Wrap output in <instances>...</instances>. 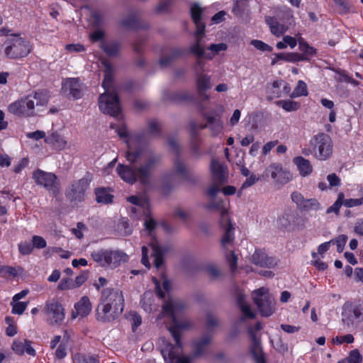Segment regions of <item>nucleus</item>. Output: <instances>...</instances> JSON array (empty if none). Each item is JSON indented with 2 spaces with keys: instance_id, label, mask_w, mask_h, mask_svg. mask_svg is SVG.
<instances>
[{
  "instance_id": "c85d7f7f",
  "label": "nucleus",
  "mask_w": 363,
  "mask_h": 363,
  "mask_svg": "<svg viewBox=\"0 0 363 363\" xmlns=\"http://www.w3.org/2000/svg\"><path fill=\"white\" fill-rule=\"evenodd\" d=\"M266 22L269 25L272 33L277 37L281 36L287 30L286 26L279 23L273 17H266Z\"/></svg>"
},
{
  "instance_id": "680f3d73",
  "label": "nucleus",
  "mask_w": 363,
  "mask_h": 363,
  "mask_svg": "<svg viewBox=\"0 0 363 363\" xmlns=\"http://www.w3.org/2000/svg\"><path fill=\"white\" fill-rule=\"evenodd\" d=\"M58 289L60 290H68V289H74V281L72 279L67 278V279H63L59 286Z\"/></svg>"
},
{
  "instance_id": "4c0bfd02",
  "label": "nucleus",
  "mask_w": 363,
  "mask_h": 363,
  "mask_svg": "<svg viewBox=\"0 0 363 363\" xmlns=\"http://www.w3.org/2000/svg\"><path fill=\"white\" fill-rule=\"evenodd\" d=\"M322 208L320 203L318 202V201L315 199H306L305 202L303 203L301 211H319Z\"/></svg>"
},
{
  "instance_id": "473e14b6",
  "label": "nucleus",
  "mask_w": 363,
  "mask_h": 363,
  "mask_svg": "<svg viewBox=\"0 0 363 363\" xmlns=\"http://www.w3.org/2000/svg\"><path fill=\"white\" fill-rule=\"evenodd\" d=\"M127 199L130 203L142 208L144 213L148 211L149 201L145 196H132L128 197Z\"/></svg>"
},
{
  "instance_id": "4be33fe9",
  "label": "nucleus",
  "mask_w": 363,
  "mask_h": 363,
  "mask_svg": "<svg viewBox=\"0 0 363 363\" xmlns=\"http://www.w3.org/2000/svg\"><path fill=\"white\" fill-rule=\"evenodd\" d=\"M251 259L253 264L262 267L272 268L277 264L274 257L269 256L262 250H256L252 255Z\"/></svg>"
},
{
  "instance_id": "6e6552de",
  "label": "nucleus",
  "mask_w": 363,
  "mask_h": 363,
  "mask_svg": "<svg viewBox=\"0 0 363 363\" xmlns=\"http://www.w3.org/2000/svg\"><path fill=\"white\" fill-rule=\"evenodd\" d=\"M201 13L202 9L198 4H194L191 6V15L196 26V31L195 32L196 42L190 47V51L199 58L201 57L205 58L206 52L201 45V38L204 34L205 25L201 22Z\"/></svg>"
},
{
  "instance_id": "f8f14e48",
  "label": "nucleus",
  "mask_w": 363,
  "mask_h": 363,
  "mask_svg": "<svg viewBox=\"0 0 363 363\" xmlns=\"http://www.w3.org/2000/svg\"><path fill=\"white\" fill-rule=\"evenodd\" d=\"M262 328V324L257 323L253 328L249 329L251 340L250 352L256 363H265L259 338L255 334V332L259 331Z\"/></svg>"
},
{
  "instance_id": "f03ea898",
  "label": "nucleus",
  "mask_w": 363,
  "mask_h": 363,
  "mask_svg": "<svg viewBox=\"0 0 363 363\" xmlns=\"http://www.w3.org/2000/svg\"><path fill=\"white\" fill-rule=\"evenodd\" d=\"M185 307L186 305L182 300L172 296L169 297L168 301L163 305L162 315L170 319L172 323L168 328L177 344V346L168 344L162 349V354L165 363L191 362L190 357L181 355L180 333L192 325L189 320L182 317Z\"/></svg>"
},
{
  "instance_id": "39448f33",
  "label": "nucleus",
  "mask_w": 363,
  "mask_h": 363,
  "mask_svg": "<svg viewBox=\"0 0 363 363\" xmlns=\"http://www.w3.org/2000/svg\"><path fill=\"white\" fill-rule=\"evenodd\" d=\"M104 79L102 86L105 92L99 98V106L100 110L112 116H118L121 113V106L118 96L115 93L109 92L113 78V68L108 62H104Z\"/></svg>"
},
{
  "instance_id": "3c124183",
  "label": "nucleus",
  "mask_w": 363,
  "mask_h": 363,
  "mask_svg": "<svg viewBox=\"0 0 363 363\" xmlns=\"http://www.w3.org/2000/svg\"><path fill=\"white\" fill-rule=\"evenodd\" d=\"M174 168L178 174H182L184 177H187V176L189 174L187 169H186L185 164L182 161H180L179 159H177L174 161Z\"/></svg>"
},
{
  "instance_id": "0eeeda50",
  "label": "nucleus",
  "mask_w": 363,
  "mask_h": 363,
  "mask_svg": "<svg viewBox=\"0 0 363 363\" xmlns=\"http://www.w3.org/2000/svg\"><path fill=\"white\" fill-rule=\"evenodd\" d=\"M31 45L26 38L18 35L9 37L0 48V51L9 59H21L30 52Z\"/></svg>"
},
{
  "instance_id": "bf43d9fd",
  "label": "nucleus",
  "mask_w": 363,
  "mask_h": 363,
  "mask_svg": "<svg viewBox=\"0 0 363 363\" xmlns=\"http://www.w3.org/2000/svg\"><path fill=\"white\" fill-rule=\"evenodd\" d=\"M363 203V198L360 199H343V205L347 208L361 206Z\"/></svg>"
},
{
  "instance_id": "393cba45",
  "label": "nucleus",
  "mask_w": 363,
  "mask_h": 363,
  "mask_svg": "<svg viewBox=\"0 0 363 363\" xmlns=\"http://www.w3.org/2000/svg\"><path fill=\"white\" fill-rule=\"evenodd\" d=\"M91 311V304L87 296H83L74 305V310L72 313V318H84L89 314Z\"/></svg>"
},
{
  "instance_id": "1a4fd4ad",
  "label": "nucleus",
  "mask_w": 363,
  "mask_h": 363,
  "mask_svg": "<svg viewBox=\"0 0 363 363\" xmlns=\"http://www.w3.org/2000/svg\"><path fill=\"white\" fill-rule=\"evenodd\" d=\"M313 145L315 157L320 160L328 159L333 153V141L331 138L325 133H319L313 136L311 140Z\"/></svg>"
},
{
  "instance_id": "6ab92c4d",
  "label": "nucleus",
  "mask_w": 363,
  "mask_h": 363,
  "mask_svg": "<svg viewBox=\"0 0 363 363\" xmlns=\"http://www.w3.org/2000/svg\"><path fill=\"white\" fill-rule=\"evenodd\" d=\"M62 90L74 99L82 97L84 87L78 79L69 78L63 81Z\"/></svg>"
},
{
  "instance_id": "b1692460",
  "label": "nucleus",
  "mask_w": 363,
  "mask_h": 363,
  "mask_svg": "<svg viewBox=\"0 0 363 363\" xmlns=\"http://www.w3.org/2000/svg\"><path fill=\"white\" fill-rule=\"evenodd\" d=\"M12 350L18 355H23L25 352L28 354L35 357L36 352L31 346V342L28 340H14L12 345Z\"/></svg>"
},
{
  "instance_id": "e433bc0d",
  "label": "nucleus",
  "mask_w": 363,
  "mask_h": 363,
  "mask_svg": "<svg viewBox=\"0 0 363 363\" xmlns=\"http://www.w3.org/2000/svg\"><path fill=\"white\" fill-rule=\"evenodd\" d=\"M74 363H99V359L96 356L85 355L77 353L73 357Z\"/></svg>"
},
{
  "instance_id": "4d7b16f0",
  "label": "nucleus",
  "mask_w": 363,
  "mask_h": 363,
  "mask_svg": "<svg viewBox=\"0 0 363 363\" xmlns=\"http://www.w3.org/2000/svg\"><path fill=\"white\" fill-rule=\"evenodd\" d=\"M303 60H308V58L299 53H288L286 57V61L290 62H296Z\"/></svg>"
},
{
  "instance_id": "f257e3e1",
  "label": "nucleus",
  "mask_w": 363,
  "mask_h": 363,
  "mask_svg": "<svg viewBox=\"0 0 363 363\" xmlns=\"http://www.w3.org/2000/svg\"><path fill=\"white\" fill-rule=\"evenodd\" d=\"M128 150L125 157L132 166L119 164L117 167L118 174L126 182L133 184L138 179L142 184H147L151 174L160 163L158 155L146 156L143 149L140 147V140L130 136L126 140Z\"/></svg>"
},
{
  "instance_id": "0e129e2a",
  "label": "nucleus",
  "mask_w": 363,
  "mask_h": 363,
  "mask_svg": "<svg viewBox=\"0 0 363 363\" xmlns=\"http://www.w3.org/2000/svg\"><path fill=\"white\" fill-rule=\"evenodd\" d=\"M194 70L196 76H198L199 74L203 73L205 71V62L200 59V57L196 60L194 65Z\"/></svg>"
},
{
  "instance_id": "e2e57ef3",
  "label": "nucleus",
  "mask_w": 363,
  "mask_h": 363,
  "mask_svg": "<svg viewBox=\"0 0 363 363\" xmlns=\"http://www.w3.org/2000/svg\"><path fill=\"white\" fill-rule=\"evenodd\" d=\"M148 252H149L148 247L146 246H143L141 262L144 266H145L147 268L150 269L151 264H150V262L148 259Z\"/></svg>"
},
{
  "instance_id": "ddd939ff",
  "label": "nucleus",
  "mask_w": 363,
  "mask_h": 363,
  "mask_svg": "<svg viewBox=\"0 0 363 363\" xmlns=\"http://www.w3.org/2000/svg\"><path fill=\"white\" fill-rule=\"evenodd\" d=\"M100 301V303L96 308V319L99 321L106 323L111 322L116 319L123 312L121 308L109 306Z\"/></svg>"
},
{
  "instance_id": "c03bdc74",
  "label": "nucleus",
  "mask_w": 363,
  "mask_h": 363,
  "mask_svg": "<svg viewBox=\"0 0 363 363\" xmlns=\"http://www.w3.org/2000/svg\"><path fill=\"white\" fill-rule=\"evenodd\" d=\"M344 197L345 196H344L343 193H342V192L339 193V194L337 196V199L335 201V202L331 206H330L327 209L326 213H335L336 214H338L341 206L343 205Z\"/></svg>"
},
{
  "instance_id": "c756f323",
  "label": "nucleus",
  "mask_w": 363,
  "mask_h": 363,
  "mask_svg": "<svg viewBox=\"0 0 363 363\" xmlns=\"http://www.w3.org/2000/svg\"><path fill=\"white\" fill-rule=\"evenodd\" d=\"M297 215L293 212H285L278 218V225L281 228H287L295 225Z\"/></svg>"
},
{
  "instance_id": "58836bf2",
  "label": "nucleus",
  "mask_w": 363,
  "mask_h": 363,
  "mask_svg": "<svg viewBox=\"0 0 363 363\" xmlns=\"http://www.w3.org/2000/svg\"><path fill=\"white\" fill-rule=\"evenodd\" d=\"M121 24L123 27L129 29H136L138 27V18L134 14H130L123 18Z\"/></svg>"
},
{
  "instance_id": "dca6fc26",
  "label": "nucleus",
  "mask_w": 363,
  "mask_h": 363,
  "mask_svg": "<svg viewBox=\"0 0 363 363\" xmlns=\"http://www.w3.org/2000/svg\"><path fill=\"white\" fill-rule=\"evenodd\" d=\"M33 178L37 184L43 186L49 191H55L57 177L54 174L37 169L33 172Z\"/></svg>"
},
{
  "instance_id": "774afa93",
  "label": "nucleus",
  "mask_w": 363,
  "mask_h": 363,
  "mask_svg": "<svg viewBox=\"0 0 363 363\" xmlns=\"http://www.w3.org/2000/svg\"><path fill=\"white\" fill-rule=\"evenodd\" d=\"M275 349L280 353L284 354L288 351V345L284 343L281 339H279L275 344Z\"/></svg>"
},
{
  "instance_id": "2eb2a0df",
  "label": "nucleus",
  "mask_w": 363,
  "mask_h": 363,
  "mask_svg": "<svg viewBox=\"0 0 363 363\" xmlns=\"http://www.w3.org/2000/svg\"><path fill=\"white\" fill-rule=\"evenodd\" d=\"M101 301L106 303H109V306L121 308L123 310L124 308V298L122 291L118 289H105L101 294Z\"/></svg>"
},
{
  "instance_id": "a19ab883",
  "label": "nucleus",
  "mask_w": 363,
  "mask_h": 363,
  "mask_svg": "<svg viewBox=\"0 0 363 363\" xmlns=\"http://www.w3.org/2000/svg\"><path fill=\"white\" fill-rule=\"evenodd\" d=\"M345 359L347 363H361L363 357L359 350L354 349L349 352L348 356Z\"/></svg>"
},
{
  "instance_id": "13d9d810",
  "label": "nucleus",
  "mask_w": 363,
  "mask_h": 363,
  "mask_svg": "<svg viewBox=\"0 0 363 363\" xmlns=\"http://www.w3.org/2000/svg\"><path fill=\"white\" fill-rule=\"evenodd\" d=\"M223 184H220L219 182H214L212 180V184L208 188L207 194L210 197H214L219 191L220 188Z\"/></svg>"
},
{
  "instance_id": "864d4df0",
  "label": "nucleus",
  "mask_w": 363,
  "mask_h": 363,
  "mask_svg": "<svg viewBox=\"0 0 363 363\" xmlns=\"http://www.w3.org/2000/svg\"><path fill=\"white\" fill-rule=\"evenodd\" d=\"M181 52L179 50H174L170 55H167L162 57L160 60V64L161 67H167L170 62L173 60L174 57L179 56Z\"/></svg>"
},
{
  "instance_id": "412c9836",
  "label": "nucleus",
  "mask_w": 363,
  "mask_h": 363,
  "mask_svg": "<svg viewBox=\"0 0 363 363\" xmlns=\"http://www.w3.org/2000/svg\"><path fill=\"white\" fill-rule=\"evenodd\" d=\"M88 186L89 182L86 179H79L72 185L70 189L67 191V196L72 201H81Z\"/></svg>"
},
{
  "instance_id": "338daca9",
  "label": "nucleus",
  "mask_w": 363,
  "mask_h": 363,
  "mask_svg": "<svg viewBox=\"0 0 363 363\" xmlns=\"http://www.w3.org/2000/svg\"><path fill=\"white\" fill-rule=\"evenodd\" d=\"M65 49L69 52H81L84 50V47L81 44H69Z\"/></svg>"
},
{
  "instance_id": "cd10ccee",
  "label": "nucleus",
  "mask_w": 363,
  "mask_h": 363,
  "mask_svg": "<svg viewBox=\"0 0 363 363\" xmlns=\"http://www.w3.org/2000/svg\"><path fill=\"white\" fill-rule=\"evenodd\" d=\"M236 301L240 307L242 315L245 318H253L255 316V313L251 309L250 305L245 301V296L241 291L236 294Z\"/></svg>"
},
{
  "instance_id": "20e7f679",
  "label": "nucleus",
  "mask_w": 363,
  "mask_h": 363,
  "mask_svg": "<svg viewBox=\"0 0 363 363\" xmlns=\"http://www.w3.org/2000/svg\"><path fill=\"white\" fill-rule=\"evenodd\" d=\"M208 208L217 210L220 213V223L225 229V233L223 236L221 243L223 247L229 251L228 254L227 252L225 253V258L231 272H233L237 268L238 257L231 250L234 235L233 228L230 223L228 210L225 207L223 201L216 202L213 201L208 205Z\"/></svg>"
},
{
  "instance_id": "a211bd4d",
  "label": "nucleus",
  "mask_w": 363,
  "mask_h": 363,
  "mask_svg": "<svg viewBox=\"0 0 363 363\" xmlns=\"http://www.w3.org/2000/svg\"><path fill=\"white\" fill-rule=\"evenodd\" d=\"M267 172L271 174L272 178L281 184H285L292 179V174L286 169H284L281 164H272L267 169Z\"/></svg>"
},
{
  "instance_id": "f704fd0d",
  "label": "nucleus",
  "mask_w": 363,
  "mask_h": 363,
  "mask_svg": "<svg viewBox=\"0 0 363 363\" xmlns=\"http://www.w3.org/2000/svg\"><path fill=\"white\" fill-rule=\"evenodd\" d=\"M227 48L228 45L224 43L211 44L207 48V50H209L210 52H206L205 58L212 60L216 55L218 54L221 51L226 50Z\"/></svg>"
},
{
  "instance_id": "9d476101",
  "label": "nucleus",
  "mask_w": 363,
  "mask_h": 363,
  "mask_svg": "<svg viewBox=\"0 0 363 363\" xmlns=\"http://www.w3.org/2000/svg\"><path fill=\"white\" fill-rule=\"evenodd\" d=\"M252 298L262 315L269 316L273 313L275 300L269 294L267 289L262 287L255 291L252 293Z\"/></svg>"
},
{
  "instance_id": "5701e85b",
  "label": "nucleus",
  "mask_w": 363,
  "mask_h": 363,
  "mask_svg": "<svg viewBox=\"0 0 363 363\" xmlns=\"http://www.w3.org/2000/svg\"><path fill=\"white\" fill-rule=\"evenodd\" d=\"M45 142L55 149L62 150L68 147V143L63 135L57 131H52L45 138Z\"/></svg>"
},
{
  "instance_id": "6e6d98bb",
  "label": "nucleus",
  "mask_w": 363,
  "mask_h": 363,
  "mask_svg": "<svg viewBox=\"0 0 363 363\" xmlns=\"http://www.w3.org/2000/svg\"><path fill=\"white\" fill-rule=\"evenodd\" d=\"M291 199L292 201L296 203L298 209L301 208L303 203L306 201L303 196L298 191L293 192L291 195Z\"/></svg>"
},
{
  "instance_id": "423d86ee",
  "label": "nucleus",
  "mask_w": 363,
  "mask_h": 363,
  "mask_svg": "<svg viewBox=\"0 0 363 363\" xmlns=\"http://www.w3.org/2000/svg\"><path fill=\"white\" fill-rule=\"evenodd\" d=\"M91 257L98 266L106 269H115L128 260V255L123 251L104 248L92 251Z\"/></svg>"
},
{
  "instance_id": "8fccbe9b",
  "label": "nucleus",
  "mask_w": 363,
  "mask_h": 363,
  "mask_svg": "<svg viewBox=\"0 0 363 363\" xmlns=\"http://www.w3.org/2000/svg\"><path fill=\"white\" fill-rule=\"evenodd\" d=\"M250 43L260 51L272 52L273 50L272 47L259 40H252Z\"/></svg>"
},
{
  "instance_id": "79ce46f5",
  "label": "nucleus",
  "mask_w": 363,
  "mask_h": 363,
  "mask_svg": "<svg viewBox=\"0 0 363 363\" xmlns=\"http://www.w3.org/2000/svg\"><path fill=\"white\" fill-rule=\"evenodd\" d=\"M284 82L282 80H275L271 84L267 85V89L274 97H279L281 95L280 87Z\"/></svg>"
},
{
  "instance_id": "72a5a7b5",
  "label": "nucleus",
  "mask_w": 363,
  "mask_h": 363,
  "mask_svg": "<svg viewBox=\"0 0 363 363\" xmlns=\"http://www.w3.org/2000/svg\"><path fill=\"white\" fill-rule=\"evenodd\" d=\"M153 295L151 292H145L141 299V305L147 313H152L156 310V307L153 306Z\"/></svg>"
},
{
  "instance_id": "9b49d317",
  "label": "nucleus",
  "mask_w": 363,
  "mask_h": 363,
  "mask_svg": "<svg viewBox=\"0 0 363 363\" xmlns=\"http://www.w3.org/2000/svg\"><path fill=\"white\" fill-rule=\"evenodd\" d=\"M252 298L262 315L269 316L273 313L275 300L269 294L267 289L262 287L255 291L252 293Z\"/></svg>"
},
{
  "instance_id": "5fc2aeb1",
  "label": "nucleus",
  "mask_w": 363,
  "mask_h": 363,
  "mask_svg": "<svg viewBox=\"0 0 363 363\" xmlns=\"http://www.w3.org/2000/svg\"><path fill=\"white\" fill-rule=\"evenodd\" d=\"M32 245L33 246V249H43L46 247L47 242L43 237L33 235L32 238Z\"/></svg>"
},
{
  "instance_id": "7c9ffc66",
  "label": "nucleus",
  "mask_w": 363,
  "mask_h": 363,
  "mask_svg": "<svg viewBox=\"0 0 363 363\" xmlns=\"http://www.w3.org/2000/svg\"><path fill=\"white\" fill-rule=\"evenodd\" d=\"M96 200L98 203L108 204L113 201V196L106 188H98L95 190Z\"/></svg>"
},
{
  "instance_id": "c9c22d12",
  "label": "nucleus",
  "mask_w": 363,
  "mask_h": 363,
  "mask_svg": "<svg viewBox=\"0 0 363 363\" xmlns=\"http://www.w3.org/2000/svg\"><path fill=\"white\" fill-rule=\"evenodd\" d=\"M298 48L300 51L303 52V55L304 57H307L308 60L310 57L314 56L316 54V50L310 46L306 42H305L303 39L298 40Z\"/></svg>"
},
{
  "instance_id": "bb28decb",
  "label": "nucleus",
  "mask_w": 363,
  "mask_h": 363,
  "mask_svg": "<svg viewBox=\"0 0 363 363\" xmlns=\"http://www.w3.org/2000/svg\"><path fill=\"white\" fill-rule=\"evenodd\" d=\"M293 162L296 165L301 177L308 176L313 172L311 162L301 156L294 157Z\"/></svg>"
},
{
  "instance_id": "2f4dec72",
  "label": "nucleus",
  "mask_w": 363,
  "mask_h": 363,
  "mask_svg": "<svg viewBox=\"0 0 363 363\" xmlns=\"http://www.w3.org/2000/svg\"><path fill=\"white\" fill-rule=\"evenodd\" d=\"M101 48L109 56H116L119 53L121 50L120 44L116 41L102 42Z\"/></svg>"
},
{
  "instance_id": "052dcab7",
  "label": "nucleus",
  "mask_w": 363,
  "mask_h": 363,
  "mask_svg": "<svg viewBox=\"0 0 363 363\" xmlns=\"http://www.w3.org/2000/svg\"><path fill=\"white\" fill-rule=\"evenodd\" d=\"M327 180L329 182L330 187L339 186L341 184L340 179L335 174H330L327 176Z\"/></svg>"
},
{
  "instance_id": "37998d69",
  "label": "nucleus",
  "mask_w": 363,
  "mask_h": 363,
  "mask_svg": "<svg viewBox=\"0 0 363 363\" xmlns=\"http://www.w3.org/2000/svg\"><path fill=\"white\" fill-rule=\"evenodd\" d=\"M11 305L12 306V310H11L12 313L21 315L23 313V312L26 309L28 303L17 301H15L12 300Z\"/></svg>"
},
{
  "instance_id": "f3484780",
  "label": "nucleus",
  "mask_w": 363,
  "mask_h": 363,
  "mask_svg": "<svg viewBox=\"0 0 363 363\" xmlns=\"http://www.w3.org/2000/svg\"><path fill=\"white\" fill-rule=\"evenodd\" d=\"M210 169L214 182L225 184L228 182V172L226 165L216 159H212Z\"/></svg>"
},
{
  "instance_id": "aec40b11",
  "label": "nucleus",
  "mask_w": 363,
  "mask_h": 363,
  "mask_svg": "<svg viewBox=\"0 0 363 363\" xmlns=\"http://www.w3.org/2000/svg\"><path fill=\"white\" fill-rule=\"evenodd\" d=\"M196 87L198 94L204 100H208L209 96L207 91L212 87L211 76L200 73L196 76Z\"/></svg>"
},
{
  "instance_id": "603ef678",
  "label": "nucleus",
  "mask_w": 363,
  "mask_h": 363,
  "mask_svg": "<svg viewBox=\"0 0 363 363\" xmlns=\"http://www.w3.org/2000/svg\"><path fill=\"white\" fill-rule=\"evenodd\" d=\"M347 236L346 235H340L337 237L334 240L333 244H336L337 250L338 252H342L344 250L345 245L347 241Z\"/></svg>"
},
{
  "instance_id": "69168bd1",
  "label": "nucleus",
  "mask_w": 363,
  "mask_h": 363,
  "mask_svg": "<svg viewBox=\"0 0 363 363\" xmlns=\"http://www.w3.org/2000/svg\"><path fill=\"white\" fill-rule=\"evenodd\" d=\"M67 355L66 346L64 342H62L55 351V357L57 359H63Z\"/></svg>"
},
{
  "instance_id": "7ed1b4c3",
  "label": "nucleus",
  "mask_w": 363,
  "mask_h": 363,
  "mask_svg": "<svg viewBox=\"0 0 363 363\" xmlns=\"http://www.w3.org/2000/svg\"><path fill=\"white\" fill-rule=\"evenodd\" d=\"M48 103V96L42 91H36L11 103L8 111L19 117H32L40 112Z\"/></svg>"
},
{
  "instance_id": "a878e982",
  "label": "nucleus",
  "mask_w": 363,
  "mask_h": 363,
  "mask_svg": "<svg viewBox=\"0 0 363 363\" xmlns=\"http://www.w3.org/2000/svg\"><path fill=\"white\" fill-rule=\"evenodd\" d=\"M149 247L151 249L150 256L153 258L154 265L157 269H160L163 264V256L165 250L162 247L157 240H152L150 242Z\"/></svg>"
},
{
  "instance_id": "4468645a",
  "label": "nucleus",
  "mask_w": 363,
  "mask_h": 363,
  "mask_svg": "<svg viewBox=\"0 0 363 363\" xmlns=\"http://www.w3.org/2000/svg\"><path fill=\"white\" fill-rule=\"evenodd\" d=\"M45 313L50 324L60 323L65 318L62 306L57 301H48L45 306Z\"/></svg>"
},
{
  "instance_id": "09e8293b",
  "label": "nucleus",
  "mask_w": 363,
  "mask_h": 363,
  "mask_svg": "<svg viewBox=\"0 0 363 363\" xmlns=\"http://www.w3.org/2000/svg\"><path fill=\"white\" fill-rule=\"evenodd\" d=\"M279 104L286 111H294L299 108V104L297 102L290 100L280 101Z\"/></svg>"
},
{
  "instance_id": "49530a36",
  "label": "nucleus",
  "mask_w": 363,
  "mask_h": 363,
  "mask_svg": "<svg viewBox=\"0 0 363 363\" xmlns=\"http://www.w3.org/2000/svg\"><path fill=\"white\" fill-rule=\"evenodd\" d=\"M0 274L4 278L15 277L18 275V271L15 267L4 266L0 268Z\"/></svg>"
},
{
  "instance_id": "de8ad7c7",
  "label": "nucleus",
  "mask_w": 363,
  "mask_h": 363,
  "mask_svg": "<svg viewBox=\"0 0 363 363\" xmlns=\"http://www.w3.org/2000/svg\"><path fill=\"white\" fill-rule=\"evenodd\" d=\"M18 247L19 252L23 255H30L33 250V246L32 245V243H30L28 241L21 242L18 245Z\"/></svg>"
},
{
  "instance_id": "a18cd8bd",
  "label": "nucleus",
  "mask_w": 363,
  "mask_h": 363,
  "mask_svg": "<svg viewBox=\"0 0 363 363\" xmlns=\"http://www.w3.org/2000/svg\"><path fill=\"white\" fill-rule=\"evenodd\" d=\"M354 338L352 335L347 334L345 335L336 336L333 338L332 342L334 345H342L343 343L350 344L352 343Z\"/></svg>"
},
{
  "instance_id": "ea45409f",
  "label": "nucleus",
  "mask_w": 363,
  "mask_h": 363,
  "mask_svg": "<svg viewBox=\"0 0 363 363\" xmlns=\"http://www.w3.org/2000/svg\"><path fill=\"white\" fill-rule=\"evenodd\" d=\"M308 95V91H307V86L306 84L299 80L297 83L296 86L295 87L294 90L293 91L291 96L293 98H296L302 96H307Z\"/></svg>"
}]
</instances>
